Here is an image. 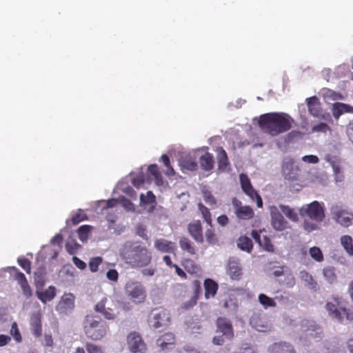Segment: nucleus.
<instances>
[{
	"instance_id": "nucleus-1",
	"label": "nucleus",
	"mask_w": 353,
	"mask_h": 353,
	"mask_svg": "<svg viewBox=\"0 0 353 353\" xmlns=\"http://www.w3.org/2000/svg\"><path fill=\"white\" fill-rule=\"evenodd\" d=\"M292 122L288 114L270 112L261 115L258 125L263 132L274 137L290 130Z\"/></svg>"
},
{
	"instance_id": "nucleus-2",
	"label": "nucleus",
	"mask_w": 353,
	"mask_h": 353,
	"mask_svg": "<svg viewBox=\"0 0 353 353\" xmlns=\"http://www.w3.org/2000/svg\"><path fill=\"white\" fill-rule=\"evenodd\" d=\"M121 256L132 268H143L152 261L150 252L145 247L133 242H127L123 245Z\"/></svg>"
},
{
	"instance_id": "nucleus-3",
	"label": "nucleus",
	"mask_w": 353,
	"mask_h": 353,
	"mask_svg": "<svg viewBox=\"0 0 353 353\" xmlns=\"http://www.w3.org/2000/svg\"><path fill=\"white\" fill-rule=\"evenodd\" d=\"M325 308L329 315L341 323L353 320V312L347 308V302L341 296H332Z\"/></svg>"
},
{
	"instance_id": "nucleus-4",
	"label": "nucleus",
	"mask_w": 353,
	"mask_h": 353,
	"mask_svg": "<svg viewBox=\"0 0 353 353\" xmlns=\"http://www.w3.org/2000/svg\"><path fill=\"white\" fill-rule=\"evenodd\" d=\"M83 330L86 336L92 341L101 340L109 331L108 324L94 315H87L83 321Z\"/></svg>"
},
{
	"instance_id": "nucleus-5",
	"label": "nucleus",
	"mask_w": 353,
	"mask_h": 353,
	"mask_svg": "<svg viewBox=\"0 0 353 353\" xmlns=\"http://www.w3.org/2000/svg\"><path fill=\"white\" fill-rule=\"evenodd\" d=\"M127 296L137 303H143L146 299V291L142 283L138 281L129 280L124 286Z\"/></svg>"
},
{
	"instance_id": "nucleus-6",
	"label": "nucleus",
	"mask_w": 353,
	"mask_h": 353,
	"mask_svg": "<svg viewBox=\"0 0 353 353\" xmlns=\"http://www.w3.org/2000/svg\"><path fill=\"white\" fill-rule=\"evenodd\" d=\"M117 303L112 299L103 297L94 306V310L101 314L108 320L114 319L119 314L117 308Z\"/></svg>"
},
{
	"instance_id": "nucleus-7",
	"label": "nucleus",
	"mask_w": 353,
	"mask_h": 353,
	"mask_svg": "<svg viewBox=\"0 0 353 353\" xmlns=\"http://www.w3.org/2000/svg\"><path fill=\"white\" fill-rule=\"evenodd\" d=\"M332 218L337 223L344 228H348L353 223V213L349 212L338 205L332 206L331 210Z\"/></svg>"
},
{
	"instance_id": "nucleus-8",
	"label": "nucleus",
	"mask_w": 353,
	"mask_h": 353,
	"mask_svg": "<svg viewBox=\"0 0 353 353\" xmlns=\"http://www.w3.org/2000/svg\"><path fill=\"white\" fill-rule=\"evenodd\" d=\"M300 213L301 216H307L316 222L322 221L325 217L323 208L316 201L303 206L301 209Z\"/></svg>"
},
{
	"instance_id": "nucleus-9",
	"label": "nucleus",
	"mask_w": 353,
	"mask_h": 353,
	"mask_svg": "<svg viewBox=\"0 0 353 353\" xmlns=\"http://www.w3.org/2000/svg\"><path fill=\"white\" fill-rule=\"evenodd\" d=\"M239 179L243 192L247 194L252 201H256L258 208H262V199L257 191L255 190L253 188L248 175L245 174H241Z\"/></svg>"
},
{
	"instance_id": "nucleus-10",
	"label": "nucleus",
	"mask_w": 353,
	"mask_h": 353,
	"mask_svg": "<svg viewBox=\"0 0 353 353\" xmlns=\"http://www.w3.org/2000/svg\"><path fill=\"white\" fill-rule=\"evenodd\" d=\"M127 344L131 353H145L147 345L137 332H130L127 337Z\"/></svg>"
},
{
	"instance_id": "nucleus-11",
	"label": "nucleus",
	"mask_w": 353,
	"mask_h": 353,
	"mask_svg": "<svg viewBox=\"0 0 353 353\" xmlns=\"http://www.w3.org/2000/svg\"><path fill=\"white\" fill-rule=\"evenodd\" d=\"M170 313L164 308H155L152 310L150 323L154 328H159L166 325L170 321Z\"/></svg>"
},
{
	"instance_id": "nucleus-12",
	"label": "nucleus",
	"mask_w": 353,
	"mask_h": 353,
	"mask_svg": "<svg viewBox=\"0 0 353 353\" xmlns=\"http://www.w3.org/2000/svg\"><path fill=\"white\" fill-rule=\"evenodd\" d=\"M271 225L276 231H283L288 228V222L279 210L274 208L271 210Z\"/></svg>"
},
{
	"instance_id": "nucleus-13",
	"label": "nucleus",
	"mask_w": 353,
	"mask_h": 353,
	"mask_svg": "<svg viewBox=\"0 0 353 353\" xmlns=\"http://www.w3.org/2000/svg\"><path fill=\"white\" fill-rule=\"evenodd\" d=\"M262 230L259 232L255 230H253L251 232L252 237L254 239L255 242L259 244V245L264 250L268 252H274V246L272 243L271 239L267 235L263 236V238L261 237V233Z\"/></svg>"
},
{
	"instance_id": "nucleus-14",
	"label": "nucleus",
	"mask_w": 353,
	"mask_h": 353,
	"mask_svg": "<svg viewBox=\"0 0 353 353\" xmlns=\"http://www.w3.org/2000/svg\"><path fill=\"white\" fill-rule=\"evenodd\" d=\"M188 231L189 234L196 243H203V228L199 220L190 223L188 225Z\"/></svg>"
},
{
	"instance_id": "nucleus-15",
	"label": "nucleus",
	"mask_w": 353,
	"mask_h": 353,
	"mask_svg": "<svg viewBox=\"0 0 353 353\" xmlns=\"http://www.w3.org/2000/svg\"><path fill=\"white\" fill-rule=\"evenodd\" d=\"M218 331L221 332L227 339H232L234 336L231 322L225 317H219L216 321Z\"/></svg>"
},
{
	"instance_id": "nucleus-16",
	"label": "nucleus",
	"mask_w": 353,
	"mask_h": 353,
	"mask_svg": "<svg viewBox=\"0 0 353 353\" xmlns=\"http://www.w3.org/2000/svg\"><path fill=\"white\" fill-rule=\"evenodd\" d=\"M41 313L38 311L32 314L30 319V330L32 334L38 338L42 335Z\"/></svg>"
},
{
	"instance_id": "nucleus-17",
	"label": "nucleus",
	"mask_w": 353,
	"mask_h": 353,
	"mask_svg": "<svg viewBox=\"0 0 353 353\" xmlns=\"http://www.w3.org/2000/svg\"><path fill=\"white\" fill-rule=\"evenodd\" d=\"M179 164L181 170L183 172L184 170L195 171L198 168L196 159L190 154L181 157Z\"/></svg>"
},
{
	"instance_id": "nucleus-18",
	"label": "nucleus",
	"mask_w": 353,
	"mask_h": 353,
	"mask_svg": "<svg viewBox=\"0 0 353 353\" xmlns=\"http://www.w3.org/2000/svg\"><path fill=\"white\" fill-rule=\"evenodd\" d=\"M14 279L17 281L19 285L21 286L24 296L26 299H30L32 296V292L24 274L21 272H17L14 274Z\"/></svg>"
},
{
	"instance_id": "nucleus-19",
	"label": "nucleus",
	"mask_w": 353,
	"mask_h": 353,
	"mask_svg": "<svg viewBox=\"0 0 353 353\" xmlns=\"http://www.w3.org/2000/svg\"><path fill=\"white\" fill-rule=\"evenodd\" d=\"M154 246L158 251L163 253H174L176 250L174 243L164 239H157Z\"/></svg>"
},
{
	"instance_id": "nucleus-20",
	"label": "nucleus",
	"mask_w": 353,
	"mask_h": 353,
	"mask_svg": "<svg viewBox=\"0 0 353 353\" xmlns=\"http://www.w3.org/2000/svg\"><path fill=\"white\" fill-rule=\"evenodd\" d=\"M268 351L270 353H296L293 346L285 342L274 343Z\"/></svg>"
},
{
	"instance_id": "nucleus-21",
	"label": "nucleus",
	"mask_w": 353,
	"mask_h": 353,
	"mask_svg": "<svg viewBox=\"0 0 353 353\" xmlns=\"http://www.w3.org/2000/svg\"><path fill=\"white\" fill-rule=\"evenodd\" d=\"M157 343L162 350H168L174 345L175 336L172 333H165L157 339Z\"/></svg>"
},
{
	"instance_id": "nucleus-22",
	"label": "nucleus",
	"mask_w": 353,
	"mask_h": 353,
	"mask_svg": "<svg viewBox=\"0 0 353 353\" xmlns=\"http://www.w3.org/2000/svg\"><path fill=\"white\" fill-rule=\"evenodd\" d=\"M307 105L310 113L315 117H319L321 114V108L319 99L316 97H312L307 99Z\"/></svg>"
},
{
	"instance_id": "nucleus-23",
	"label": "nucleus",
	"mask_w": 353,
	"mask_h": 353,
	"mask_svg": "<svg viewBox=\"0 0 353 353\" xmlns=\"http://www.w3.org/2000/svg\"><path fill=\"white\" fill-rule=\"evenodd\" d=\"M203 285L205 299L214 297L219 288L218 283L211 279H206L204 281Z\"/></svg>"
},
{
	"instance_id": "nucleus-24",
	"label": "nucleus",
	"mask_w": 353,
	"mask_h": 353,
	"mask_svg": "<svg viewBox=\"0 0 353 353\" xmlns=\"http://www.w3.org/2000/svg\"><path fill=\"white\" fill-rule=\"evenodd\" d=\"M332 111L334 117L337 119L344 113H353V107L343 103H335L332 105Z\"/></svg>"
},
{
	"instance_id": "nucleus-25",
	"label": "nucleus",
	"mask_w": 353,
	"mask_h": 353,
	"mask_svg": "<svg viewBox=\"0 0 353 353\" xmlns=\"http://www.w3.org/2000/svg\"><path fill=\"white\" fill-rule=\"evenodd\" d=\"M228 274L232 280H240L242 276V268L239 263L230 260L228 263Z\"/></svg>"
},
{
	"instance_id": "nucleus-26",
	"label": "nucleus",
	"mask_w": 353,
	"mask_h": 353,
	"mask_svg": "<svg viewBox=\"0 0 353 353\" xmlns=\"http://www.w3.org/2000/svg\"><path fill=\"white\" fill-rule=\"evenodd\" d=\"M36 294L38 299L43 303L52 301L56 296V288L54 286H49L45 291H37Z\"/></svg>"
},
{
	"instance_id": "nucleus-27",
	"label": "nucleus",
	"mask_w": 353,
	"mask_h": 353,
	"mask_svg": "<svg viewBox=\"0 0 353 353\" xmlns=\"http://www.w3.org/2000/svg\"><path fill=\"white\" fill-rule=\"evenodd\" d=\"M199 163L201 168L205 171H210L214 167L213 155L209 152H205L199 158Z\"/></svg>"
},
{
	"instance_id": "nucleus-28",
	"label": "nucleus",
	"mask_w": 353,
	"mask_h": 353,
	"mask_svg": "<svg viewBox=\"0 0 353 353\" xmlns=\"http://www.w3.org/2000/svg\"><path fill=\"white\" fill-rule=\"evenodd\" d=\"M235 214L236 217L242 220H248L253 218L254 212L251 207L249 205H244L239 207L235 210Z\"/></svg>"
},
{
	"instance_id": "nucleus-29",
	"label": "nucleus",
	"mask_w": 353,
	"mask_h": 353,
	"mask_svg": "<svg viewBox=\"0 0 353 353\" xmlns=\"http://www.w3.org/2000/svg\"><path fill=\"white\" fill-rule=\"evenodd\" d=\"M300 276L308 288L314 291L317 290L318 283L309 272L305 270H303L300 272Z\"/></svg>"
},
{
	"instance_id": "nucleus-30",
	"label": "nucleus",
	"mask_w": 353,
	"mask_h": 353,
	"mask_svg": "<svg viewBox=\"0 0 353 353\" xmlns=\"http://www.w3.org/2000/svg\"><path fill=\"white\" fill-rule=\"evenodd\" d=\"M250 325L259 332H265L268 326L259 314H254L250 320Z\"/></svg>"
},
{
	"instance_id": "nucleus-31",
	"label": "nucleus",
	"mask_w": 353,
	"mask_h": 353,
	"mask_svg": "<svg viewBox=\"0 0 353 353\" xmlns=\"http://www.w3.org/2000/svg\"><path fill=\"white\" fill-rule=\"evenodd\" d=\"M179 245L183 251L188 252L190 255L196 254V247L188 237H181L179 240Z\"/></svg>"
},
{
	"instance_id": "nucleus-32",
	"label": "nucleus",
	"mask_w": 353,
	"mask_h": 353,
	"mask_svg": "<svg viewBox=\"0 0 353 353\" xmlns=\"http://www.w3.org/2000/svg\"><path fill=\"white\" fill-rule=\"evenodd\" d=\"M340 242L349 256H353V239L350 235L341 236Z\"/></svg>"
},
{
	"instance_id": "nucleus-33",
	"label": "nucleus",
	"mask_w": 353,
	"mask_h": 353,
	"mask_svg": "<svg viewBox=\"0 0 353 353\" xmlns=\"http://www.w3.org/2000/svg\"><path fill=\"white\" fill-rule=\"evenodd\" d=\"M148 172L150 176H153L155 183L157 185H163V179L157 165H150L148 168Z\"/></svg>"
},
{
	"instance_id": "nucleus-34",
	"label": "nucleus",
	"mask_w": 353,
	"mask_h": 353,
	"mask_svg": "<svg viewBox=\"0 0 353 353\" xmlns=\"http://www.w3.org/2000/svg\"><path fill=\"white\" fill-rule=\"evenodd\" d=\"M237 246L241 250L250 253L253 248V243L250 238L242 236L237 240Z\"/></svg>"
},
{
	"instance_id": "nucleus-35",
	"label": "nucleus",
	"mask_w": 353,
	"mask_h": 353,
	"mask_svg": "<svg viewBox=\"0 0 353 353\" xmlns=\"http://www.w3.org/2000/svg\"><path fill=\"white\" fill-rule=\"evenodd\" d=\"M323 275L326 281L332 285L337 281V275L334 267H325L323 270Z\"/></svg>"
},
{
	"instance_id": "nucleus-36",
	"label": "nucleus",
	"mask_w": 353,
	"mask_h": 353,
	"mask_svg": "<svg viewBox=\"0 0 353 353\" xmlns=\"http://www.w3.org/2000/svg\"><path fill=\"white\" fill-rule=\"evenodd\" d=\"M140 201L141 205L151 204V210L154 208V205L156 204V197L152 193V191H148L146 196L143 194H141L140 196Z\"/></svg>"
},
{
	"instance_id": "nucleus-37",
	"label": "nucleus",
	"mask_w": 353,
	"mask_h": 353,
	"mask_svg": "<svg viewBox=\"0 0 353 353\" xmlns=\"http://www.w3.org/2000/svg\"><path fill=\"white\" fill-rule=\"evenodd\" d=\"M229 163L226 152L223 149H221V152L218 154L219 170L225 171L229 165Z\"/></svg>"
},
{
	"instance_id": "nucleus-38",
	"label": "nucleus",
	"mask_w": 353,
	"mask_h": 353,
	"mask_svg": "<svg viewBox=\"0 0 353 353\" xmlns=\"http://www.w3.org/2000/svg\"><path fill=\"white\" fill-rule=\"evenodd\" d=\"M199 210H200L202 217L205 220V221L208 223L209 226L212 228V215L210 212V210L203 205L201 203H199L198 205Z\"/></svg>"
},
{
	"instance_id": "nucleus-39",
	"label": "nucleus",
	"mask_w": 353,
	"mask_h": 353,
	"mask_svg": "<svg viewBox=\"0 0 353 353\" xmlns=\"http://www.w3.org/2000/svg\"><path fill=\"white\" fill-rule=\"evenodd\" d=\"M91 228V226L84 225L80 226L77 230L78 237L82 242H85L88 240Z\"/></svg>"
},
{
	"instance_id": "nucleus-40",
	"label": "nucleus",
	"mask_w": 353,
	"mask_h": 353,
	"mask_svg": "<svg viewBox=\"0 0 353 353\" xmlns=\"http://www.w3.org/2000/svg\"><path fill=\"white\" fill-rule=\"evenodd\" d=\"M259 303L265 308L267 307H274L276 306V303L274 300L264 294H260L259 295Z\"/></svg>"
},
{
	"instance_id": "nucleus-41",
	"label": "nucleus",
	"mask_w": 353,
	"mask_h": 353,
	"mask_svg": "<svg viewBox=\"0 0 353 353\" xmlns=\"http://www.w3.org/2000/svg\"><path fill=\"white\" fill-rule=\"evenodd\" d=\"M205 236L208 243L214 245L218 242V238L214 230L210 226L205 232Z\"/></svg>"
},
{
	"instance_id": "nucleus-42",
	"label": "nucleus",
	"mask_w": 353,
	"mask_h": 353,
	"mask_svg": "<svg viewBox=\"0 0 353 353\" xmlns=\"http://www.w3.org/2000/svg\"><path fill=\"white\" fill-rule=\"evenodd\" d=\"M280 209L282 212L285 214L289 219L292 221H296L298 219V216L296 213L294 211L293 209L290 208L288 205H280Z\"/></svg>"
},
{
	"instance_id": "nucleus-43",
	"label": "nucleus",
	"mask_w": 353,
	"mask_h": 353,
	"mask_svg": "<svg viewBox=\"0 0 353 353\" xmlns=\"http://www.w3.org/2000/svg\"><path fill=\"white\" fill-rule=\"evenodd\" d=\"M311 257L317 262H321L323 260V255L321 249L314 246L309 250Z\"/></svg>"
},
{
	"instance_id": "nucleus-44",
	"label": "nucleus",
	"mask_w": 353,
	"mask_h": 353,
	"mask_svg": "<svg viewBox=\"0 0 353 353\" xmlns=\"http://www.w3.org/2000/svg\"><path fill=\"white\" fill-rule=\"evenodd\" d=\"M85 349L88 353H104L103 348L94 343L87 342L85 344Z\"/></svg>"
},
{
	"instance_id": "nucleus-45",
	"label": "nucleus",
	"mask_w": 353,
	"mask_h": 353,
	"mask_svg": "<svg viewBox=\"0 0 353 353\" xmlns=\"http://www.w3.org/2000/svg\"><path fill=\"white\" fill-rule=\"evenodd\" d=\"M10 334L13 336L14 339L17 343H20L22 341V336L18 328L17 323L16 322H13L10 328Z\"/></svg>"
},
{
	"instance_id": "nucleus-46",
	"label": "nucleus",
	"mask_w": 353,
	"mask_h": 353,
	"mask_svg": "<svg viewBox=\"0 0 353 353\" xmlns=\"http://www.w3.org/2000/svg\"><path fill=\"white\" fill-rule=\"evenodd\" d=\"M102 263V259L99 256L92 258L89 261V268L91 272H95Z\"/></svg>"
},
{
	"instance_id": "nucleus-47",
	"label": "nucleus",
	"mask_w": 353,
	"mask_h": 353,
	"mask_svg": "<svg viewBox=\"0 0 353 353\" xmlns=\"http://www.w3.org/2000/svg\"><path fill=\"white\" fill-rule=\"evenodd\" d=\"M312 131L313 132H323L325 133L327 131H331L330 127L325 123H320L319 124L314 125L312 128Z\"/></svg>"
},
{
	"instance_id": "nucleus-48",
	"label": "nucleus",
	"mask_w": 353,
	"mask_h": 353,
	"mask_svg": "<svg viewBox=\"0 0 353 353\" xmlns=\"http://www.w3.org/2000/svg\"><path fill=\"white\" fill-rule=\"evenodd\" d=\"M19 265L26 272L30 274L31 272V262L26 258H19L17 259Z\"/></svg>"
},
{
	"instance_id": "nucleus-49",
	"label": "nucleus",
	"mask_w": 353,
	"mask_h": 353,
	"mask_svg": "<svg viewBox=\"0 0 353 353\" xmlns=\"http://www.w3.org/2000/svg\"><path fill=\"white\" fill-rule=\"evenodd\" d=\"M87 219V215L83 213L81 211H79V212L76 213L74 216H72V222L74 225H77L81 221L86 220Z\"/></svg>"
},
{
	"instance_id": "nucleus-50",
	"label": "nucleus",
	"mask_w": 353,
	"mask_h": 353,
	"mask_svg": "<svg viewBox=\"0 0 353 353\" xmlns=\"http://www.w3.org/2000/svg\"><path fill=\"white\" fill-rule=\"evenodd\" d=\"M74 297L72 294H68L62 299V303L68 308L74 307Z\"/></svg>"
},
{
	"instance_id": "nucleus-51",
	"label": "nucleus",
	"mask_w": 353,
	"mask_h": 353,
	"mask_svg": "<svg viewBox=\"0 0 353 353\" xmlns=\"http://www.w3.org/2000/svg\"><path fill=\"white\" fill-rule=\"evenodd\" d=\"M203 199L205 203L208 204L212 205H216V201L212 193L209 191H205L203 192Z\"/></svg>"
},
{
	"instance_id": "nucleus-52",
	"label": "nucleus",
	"mask_w": 353,
	"mask_h": 353,
	"mask_svg": "<svg viewBox=\"0 0 353 353\" xmlns=\"http://www.w3.org/2000/svg\"><path fill=\"white\" fill-rule=\"evenodd\" d=\"M325 97L333 101L340 100L343 99L341 94L336 92L333 90H328L325 92Z\"/></svg>"
},
{
	"instance_id": "nucleus-53",
	"label": "nucleus",
	"mask_w": 353,
	"mask_h": 353,
	"mask_svg": "<svg viewBox=\"0 0 353 353\" xmlns=\"http://www.w3.org/2000/svg\"><path fill=\"white\" fill-rule=\"evenodd\" d=\"M197 300L198 299H196V296H192L190 300L183 303V304L182 305V308L185 309V310H188V309L192 308L196 304Z\"/></svg>"
},
{
	"instance_id": "nucleus-54",
	"label": "nucleus",
	"mask_w": 353,
	"mask_h": 353,
	"mask_svg": "<svg viewBox=\"0 0 353 353\" xmlns=\"http://www.w3.org/2000/svg\"><path fill=\"white\" fill-rule=\"evenodd\" d=\"M192 288L194 290V294L193 296H196V299H198L199 297V295L201 292V282L199 280H194L192 282Z\"/></svg>"
},
{
	"instance_id": "nucleus-55",
	"label": "nucleus",
	"mask_w": 353,
	"mask_h": 353,
	"mask_svg": "<svg viewBox=\"0 0 353 353\" xmlns=\"http://www.w3.org/2000/svg\"><path fill=\"white\" fill-rule=\"evenodd\" d=\"M107 278L112 281H117L119 274L118 272L115 269H110L106 273Z\"/></svg>"
},
{
	"instance_id": "nucleus-56",
	"label": "nucleus",
	"mask_w": 353,
	"mask_h": 353,
	"mask_svg": "<svg viewBox=\"0 0 353 353\" xmlns=\"http://www.w3.org/2000/svg\"><path fill=\"white\" fill-rule=\"evenodd\" d=\"M121 202L123 208H125L128 210H134V207L133 203L128 199L125 197H122L121 199Z\"/></svg>"
},
{
	"instance_id": "nucleus-57",
	"label": "nucleus",
	"mask_w": 353,
	"mask_h": 353,
	"mask_svg": "<svg viewBox=\"0 0 353 353\" xmlns=\"http://www.w3.org/2000/svg\"><path fill=\"white\" fill-rule=\"evenodd\" d=\"M78 246H79V245L76 243H72L68 242L65 244V248H66L68 252L70 254H73L76 252V251L78 249Z\"/></svg>"
},
{
	"instance_id": "nucleus-58",
	"label": "nucleus",
	"mask_w": 353,
	"mask_h": 353,
	"mask_svg": "<svg viewBox=\"0 0 353 353\" xmlns=\"http://www.w3.org/2000/svg\"><path fill=\"white\" fill-rule=\"evenodd\" d=\"M72 261L74 264L80 270H84L87 266L86 263L77 256H73Z\"/></svg>"
},
{
	"instance_id": "nucleus-59",
	"label": "nucleus",
	"mask_w": 353,
	"mask_h": 353,
	"mask_svg": "<svg viewBox=\"0 0 353 353\" xmlns=\"http://www.w3.org/2000/svg\"><path fill=\"white\" fill-rule=\"evenodd\" d=\"M346 134L349 140L353 143V120L350 121L346 128Z\"/></svg>"
},
{
	"instance_id": "nucleus-60",
	"label": "nucleus",
	"mask_w": 353,
	"mask_h": 353,
	"mask_svg": "<svg viewBox=\"0 0 353 353\" xmlns=\"http://www.w3.org/2000/svg\"><path fill=\"white\" fill-rule=\"evenodd\" d=\"M303 161L309 163H317L319 158L315 155H305L302 158Z\"/></svg>"
},
{
	"instance_id": "nucleus-61",
	"label": "nucleus",
	"mask_w": 353,
	"mask_h": 353,
	"mask_svg": "<svg viewBox=\"0 0 353 353\" xmlns=\"http://www.w3.org/2000/svg\"><path fill=\"white\" fill-rule=\"evenodd\" d=\"M229 222L228 217L225 215H221L217 217V223L221 226H225Z\"/></svg>"
},
{
	"instance_id": "nucleus-62",
	"label": "nucleus",
	"mask_w": 353,
	"mask_h": 353,
	"mask_svg": "<svg viewBox=\"0 0 353 353\" xmlns=\"http://www.w3.org/2000/svg\"><path fill=\"white\" fill-rule=\"evenodd\" d=\"M11 340V338L5 334L0 335V347L5 346L7 345Z\"/></svg>"
},
{
	"instance_id": "nucleus-63",
	"label": "nucleus",
	"mask_w": 353,
	"mask_h": 353,
	"mask_svg": "<svg viewBox=\"0 0 353 353\" xmlns=\"http://www.w3.org/2000/svg\"><path fill=\"white\" fill-rule=\"evenodd\" d=\"M175 268L176 274L182 279H187V274L185 272L176 264L173 267Z\"/></svg>"
},
{
	"instance_id": "nucleus-64",
	"label": "nucleus",
	"mask_w": 353,
	"mask_h": 353,
	"mask_svg": "<svg viewBox=\"0 0 353 353\" xmlns=\"http://www.w3.org/2000/svg\"><path fill=\"white\" fill-rule=\"evenodd\" d=\"M304 228L308 232L314 230L316 228V225L314 223H310L307 221L304 222Z\"/></svg>"
}]
</instances>
